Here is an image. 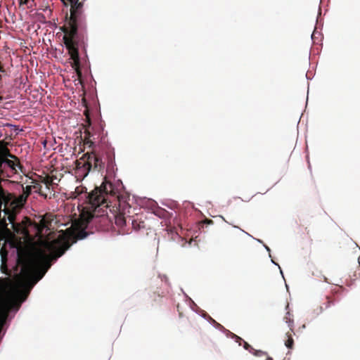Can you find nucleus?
I'll list each match as a JSON object with an SVG mask.
<instances>
[{
    "label": "nucleus",
    "instance_id": "6",
    "mask_svg": "<svg viewBox=\"0 0 360 360\" xmlns=\"http://www.w3.org/2000/svg\"><path fill=\"white\" fill-rule=\"evenodd\" d=\"M131 221V217H124V214L119 212L115 215V223L117 226L120 229H123L127 222Z\"/></svg>",
    "mask_w": 360,
    "mask_h": 360
},
{
    "label": "nucleus",
    "instance_id": "10",
    "mask_svg": "<svg viewBox=\"0 0 360 360\" xmlns=\"http://www.w3.org/2000/svg\"><path fill=\"white\" fill-rule=\"evenodd\" d=\"M53 177L49 175H46L45 176H41L39 177V181L44 184L48 189H49L50 187L53 184Z\"/></svg>",
    "mask_w": 360,
    "mask_h": 360
},
{
    "label": "nucleus",
    "instance_id": "19",
    "mask_svg": "<svg viewBox=\"0 0 360 360\" xmlns=\"http://www.w3.org/2000/svg\"><path fill=\"white\" fill-rule=\"evenodd\" d=\"M29 2V0H21L20 4H27Z\"/></svg>",
    "mask_w": 360,
    "mask_h": 360
},
{
    "label": "nucleus",
    "instance_id": "7",
    "mask_svg": "<svg viewBox=\"0 0 360 360\" xmlns=\"http://www.w3.org/2000/svg\"><path fill=\"white\" fill-rule=\"evenodd\" d=\"M8 219L9 222L11 224L12 229L15 232L18 233H22L25 231V227H22V226H21L20 224H17L15 222V215L14 214H8Z\"/></svg>",
    "mask_w": 360,
    "mask_h": 360
},
{
    "label": "nucleus",
    "instance_id": "16",
    "mask_svg": "<svg viewBox=\"0 0 360 360\" xmlns=\"http://www.w3.org/2000/svg\"><path fill=\"white\" fill-rule=\"evenodd\" d=\"M243 347L245 349L248 350L250 353L253 352L252 351L254 350V348L251 345H250L248 342H244Z\"/></svg>",
    "mask_w": 360,
    "mask_h": 360
},
{
    "label": "nucleus",
    "instance_id": "5",
    "mask_svg": "<svg viewBox=\"0 0 360 360\" xmlns=\"http://www.w3.org/2000/svg\"><path fill=\"white\" fill-rule=\"evenodd\" d=\"M53 220V216L50 213H46L41 217L37 225L39 233H41L44 229H51V223Z\"/></svg>",
    "mask_w": 360,
    "mask_h": 360
},
{
    "label": "nucleus",
    "instance_id": "11",
    "mask_svg": "<svg viewBox=\"0 0 360 360\" xmlns=\"http://www.w3.org/2000/svg\"><path fill=\"white\" fill-rule=\"evenodd\" d=\"M131 224L133 229L135 231H139L142 229H145V223L144 221H138V219L131 218Z\"/></svg>",
    "mask_w": 360,
    "mask_h": 360
},
{
    "label": "nucleus",
    "instance_id": "15",
    "mask_svg": "<svg viewBox=\"0 0 360 360\" xmlns=\"http://www.w3.org/2000/svg\"><path fill=\"white\" fill-rule=\"evenodd\" d=\"M253 352H251L252 354H253L255 356H262V355H265L266 353L262 350H257L255 349H254V350L252 351Z\"/></svg>",
    "mask_w": 360,
    "mask_h": 360
},
{
    "label": "nucleus",
    "instance_id": "21",
    "mask_svg": "<svg viewBox=\"0 0 360 360\" xmlns=\"http://www.w3.org/2000/svg\"><path fill=\"white\" fill-rule=\"evenodd\" d=\"M1 79V75H0V79Z\"/></svg>",
    "mask_w": 360,
    "mask_h": 360
},
{
    "label": "nucleus",
    "instance_id": "17",
    "mask_svg": "<svg viewBox=\"0 0 360 360\" xmlns=\"http://www.w3.org/2000/svg\"><path fill=\"white\" fill-rule=\"evenodd\" d=\"M201 224H202L203 225L204 224L210 225V224H213L214 221L212 219H204L203 221H201Z\"/></svg>",
    "mask_w": 360,
    "mask_h": 360
},
{
    "label": "nucleus",
    "instance_id": "12",
    "mask_svg": "<svg viewBox=\"0 0 360 360\" xmlns=\"http://www.w3.org/2000/svg\"><path fill=\"white\" fill-rule=\"evenodd\" d=\"M292 316V314L290 312L288 311L284 317V321L288 324L290 330H291L292 332L294 327V321Z\"/></svg>",
    "mask_w": 360,
    "mask_h": 360
},
{
    "label": "nucleus",
    "instance_id": "8",
    "mask_svg": "<svg viewBox=\"0 0 360 360\" xmlns=\"http://www.w3.org/2000/svg\"><path fill=\"white\" fill-rule=\"evenodd\" d=\"M0 155H1L2 158H11L18 160L14 155L11 153L9 149L6 146V143L4 141H0Z\"/></svg>",
    "mask_w": 360,
    "mask_h": 360
},
{
    "label": "nucleus",
    "instance_id": "2",
    "mask_svg": "<svg viewBox=\"0 0 360 360\" xmlns=\"http://www.w3.org/2000/svg\"><path fill=\"white\" fill-rule=\"evenodd\" d=\"M108 195H114L115 192L113 185L106 180L88 194L86 206L82 209L79 217L72 223V227L77 232V239H83L87 236L85 229L94 218L100 217L101 221L108 220L103 209L108 207L107 202Z\"/></svg>",
    "mask_w": 360,
    "mask_h": 360
},
{
    "label": "nucleus",
    "instance_id": "14",
    "mask_svg": "<svg viewBox=\"0 0 360 360\" xmlns=\"http://www.w3.org/2000/svg\"><path fill=\"white\" fill-rule=\"evenodd\" d=\"M326 300H327L326 302L323 303L324 307L322 306L321 309L323 308V309H326L329 308L331 305L334 304L335 300L331 299L330 297H327Z\"/></svg>",
    "mask_w": 360,
    "mask_h": 360
},
{
    "label": "nucleus",
    "instance_id": "9",
    "mask_svg": "<svg viewBox=\"0 0 360 360\" xmlns=\"http://www.w3.org/2000/svg\"><path fill=\"white\" fill-rule=\"evenodd\" d=\"M293 334H295L294 330H292V332L291 330H289L285 333L286 340H285V345L288 349H292V347H293V345H294V340L292 338Z\"/></svg>",
    "mask_w": 360,
    "mask_h": 360
},
{
    "label": "nucleus",
    "instance_id": "13",
    "mask_svg": "<svg viewBox=\"0 0 360 360\" xmlns=\"http://www.w3.org/2000/svg\"><path fill=\"white\" fill-rule=\"evenodd\" d=\"M6 163L9 167L15 169V162L13 160H9L8 158H2L0 155V172H1L2 165Z\"/></svg>",
    "mask_w": 360,
    "mask_h": 360
},
{
    "label": "nucleus",
    "instance_id": "3",
    "mask_svg": "<svg viewBox=\"0 0 360 360\" xmlns=\"http://www.w3.org/2000/svg\"><path fill=\"white\" fill-rule=\"evenodd\" d=\"M70 245L69 238L65 233L60 234L56 239L52 241L44 242V248L46 250L39 249L22 260V272L26 276H30L38 270L44 269V272L39 278L41 279L50 268L51 259L52 258L56 259L61 257Z\"/></svg>",
    "mask_w": 360,
    "mask_h": 360
},
{
    "label": "nucleus",
    "instance_id": "20",
    "mask_svg": "<svg viewBox=\"0 0 360 360\" xmlns=\"http://www.w3.org/2000/svg\"><path fill=\"white\" fill-rule=\"evenodd\" d=\"M4 68L1 66H0V72H4Z\"/></svg>",
    "mask_w": 360,
    "mask_h": 360
},
{
    "label": "nucleus",
    "instance_id": "1",
    "mask_svg": "<svg viewBox=\"0 0 360 360\" xmlns=\"http://www.w3.org/2000/svg\"><path fill=\"white\" fill-rule=\"evenodd\" d=\"M68 6L70 4V15H65V24L60 27L64 33L63 38L64 44L72 60V68L79 76H81L80 58L79 48L85 49L86 38V21L84 14L83 5L84 0L65 1Z\"/></svg>",
    "mask_w": 360,
    "mask_h": 360
},
{
    "label": "nucleus",
    "instance_id": "18",
    "mask_svg": "<svg viewBox=\"0 0 360 360\" xmlns=\"http://www.w3.org/2000/svg\"><path fill=\"white\" fill-rule=\"evenodd\" d=\"M84 189H86L84 187H77L75 188V193H77V195H80L81 193H82L84 192Z\"/></svg>",
    "mask_w": 360,
    "mask_h": 360
},
{
    "label": "nucleus",
    "instance_id": "4",
    "mask_svg": "<svg viewBox=\"0 0 360 360\" xmlns=\"http://www.w3.org/2000/svg\"><path fill=\"white\" fill-rule=\"evenodd\" d=\"M86 116L84 129V145L91 149V151L84 154L80 160H84L83 167L89 172L96 171L103 173L105 168L107 172H111L115 167V153L113 148L107 146L104 151L97 150L95 144L94 134L89 130L91 122L88 110L84 111Z\"/></svg>",
    "mask_w": 360,
    "mask_h": 360
}]
</instances>
